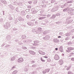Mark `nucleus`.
Returning a JSON list of instances; mask_svg holds the SVG:
<instances>
[{
    "label": "nucleus",
    "mask_w": 74,
    "mask_h": 74,
    "mask_svg": "<svg viewBox=\"0 0 74 74\" xmlns=\"http://www.w3.org/2000/svg\"><path fill=\"white\" fill-rule=\"evenodd\" d=\"M56 17V16L55 15H53V16H52V18H55Z\"/></svg>",
    "instance_id": "obj_34"
},
{
    "label": "nucleus",
    "mask_w": 74,
    "mask_h": 74,
    "mask_svg": "<svg viewBox=\"0 0 74 74\" xmlns=\"http://www.w3.org/2000/svg\"><path fill=\"white\" fill-rule=\"evenodd\" d=\"M68 3H72V1H70L67 2Z\"/></svg>",
    "instance_id": "obj_44"
},
{
    "label": "nucleus",
    "mask_w": 74,
    "mask_h": 74,
    "mask_svg": "<svg viewBox=\"0 0 74 74\" xmlns=\"http://www.w3.org/2000/svg\"><path fill=\"white\" fill-rule=\"evenodd\" d=\"M46 18V17H39V20H42V19H45V18Z\"/></svg>",
    "instance_id": "obj_21"
},
{
    "label": "nucleus",
    "mask_w": 74,
    "mask_h": 74,
    "mask_svg": "<svg viewBox=\"0 0 74 74\" xmlns=\"http://www.w3.org/2000/svg\"><path fill=\"white\" fill-rule=\"evenodd\" d=\"M34 43H35L34 44V45H36V46H37V45H38V44H38V43H39V41L38 40H37V41H34Z\"/></svg>",
    "instance_id": "obj_10"
},
{
    "label": "nucleus",
    "mask_w": 74,
    "mask_h": 74,
    "mask_svg": "<svg viewBox=\"0 0 74 74\" xmlns=\"http://www.w3.org/2000/svg\"><path fill=\"white\" fill-rule=\"evenodd\" d=\"M47 16V17H48V18H49V17L51 15H50L48 14Z\"/></svg>",
    "instance_id": "obj_49"
},
{
    "label": "nucleus",
    "mask_w": 74,
    "mask_h": 74,
    "mask_svg": "<svg viewBox=\"0 0 74 74\" xmlns=\"http://www.w3.org/2000/svg\"><path fill=\"white\" fill-rule=\"evenodd\" d=\"M61 37H61V36H58V38H61Z\"/></svg>",
    "instance_id": "obj_54"
},
{
    "label": "nucleus",
    "mask_w": 74,
    "mask_h": 74,
    "mask_svg": "<svg viewBox=\"0 0 74 74\" xmlns=\"http://www.w3.org/2000/svg\"><path fill=\"white\" fill-rule=\"evenodd\" d=\"M41 30H42V29L40 28H38L37 30V33H40L41 32Z\"/></svg>",
    "instance_id": "obj_6"
},
{
    "label": "nucleus",
    "mask_w": 74,
    "mask_h": 74,
    "mask_svg": "<svg viewBox=\"0 0 74 74\" xmlns=\"http://www.w3.org/2000/svg\"><path fill=\"white\" fill-rule=\"evenodd\" d=\"M66 36H69V33L66 34H65Z\"/></svg>",
    "instance_id": "obj_46"
},
{
    "label": "nucleus",
    "mask_w": 74,
    "mask_h": 74,
    "mask_svg": "<svg viewBox=\"0 0 74 74\" xmlns=\"http://www.w3.org/2000/svg\"><path fill=\"white\" fill-rule=\"evenodd\" d=\"M59 63L60 65H62L63 63V61L62 60H60L59 61Z\"/></svg>",
    "instance_id": "obj_9"
},
{
    "label": "nucleus",
    "mask_w": 74,
    "mask_h": 74,
    "mask_svg": "<svg viewBox=\"0 0 74 74\" xmlns=\"http://www.w3.org/2000/svg\"><path fill=\"white\" fill-rule=\"evenodd\" d=\"M56 23H57V24H59V22H56Z\"/></svg>",
    "instance_id": "obj_60"
},
{
    "label": "nucleus",
    "mask_w": 74,
    "mask_h": 74,
    "mask_svg": "<svg viewBox=\"0 0 74 74\" xmlns=\"http://www.w3.org/2000/svg\"><path fill=\"white\" fill-rule=\"evenodd\" d=\"M71 60H72L73 61H74V58H72L71 59Z\"/></svg>",
    "instance_id": "obj_48"
},
{
    "label": "nucleus",
    "mask_w": 74,
    "mask_h": 74,
    "mask_svg": "<svg viewBox=\"0 0 74 74\" xmlns=\"http://www.w3.org/2000/svg\"><path fill=\"white\" fill-rule=\"evenodd\" d=\"M70 54L71 55H73L74 54V53H70Z\"/></svg>",
    "instance_id": "obj_47"
},
{
    "label": "nucleus",
    "mask_w": 74,
    "mask_h": 74,
    "mask_svg": "<svg viewBox=\"0 0 74 74\" xmlns=\"http://www.w3.org/2000/svg\"><path fill=\"white\" fill-rule=\"evenodd\" d=\"M59 50L61 52H63V47L62 46H60L59 48Z\"/></svg>",
    "instance_id": "obj_8"
},
{
    "label": "nucleus",
    "mask_w": 74,
    "mask_h": 74,
    "mask_svg": "<svg viewBox=\"0 0 74 74\" xmlns=\"http://www.w3.org/2000/svg\"><path fill=\"white\" fill-rule=\"evenodd\" d=\"M40 60H41V61L43 62H45V60H42V58H40Z\"/></svg>",
    "instance_id": "obj_42"
},
{
    "label": "nucleus",
    "mask_w": 74,
    "mask_h": 74,
    "mask_svg": "<svg viewBox=\"0 0 74 74\" xmlns=\"http://www.w3.org/2000/svg\"><path fill=\"white\" fill-rule=\"evenodd\" d=\"M18 73V71L17 70H15L12 72V74H16Z\"/></svg>",
    "instance_id": "obj_22"
},
{
    "label": "nucleus",
    "mask_w": 74,
    "mask_h": 74,
    "mask_svg": "<svg viewBox=\"0 0 74 74\" xmlns=\"http://www.w3.org/2000/svg\"><path fill=\"white\" fill-rule=\"evenodd\" d=\"M47 33H48L47 31H45L42 33V35H44V34H47Z\"/></svg>",
    "instance_id": "obj_14"
},
{
    "label": "nucleus",
    "mask_w": 74,
    "mask_h": 74,
    "mask_svg": "<svg viewBox=\"0 0 74 74\" xmlns=\"http://www.w3.org/2000/svg\"><path fill=\"white\" fill-rule=\"evenodd\" d=\"M58 48H55V50H56V51L58 50Z\"/></svg>",
    "instance_id": "obj_55"
},
{
    "label": "nucleus",
    "mask_w": 74,
    "mask_h": 74,
    "mask_svg": "<svg viewBox=\"0 0 74 74\" xmlns=\"http://www.w3.org/2000/svg\"><path fill=\"white\" fill-rule=\"evenodd\" d=\"M69 8H67L64 9L63 11L64 12H65V11H69Z\"/></svg>",
    "instance_id": "obj_13"
},
{
    "label": "nucleus",
    "mask_w": 74,
    "mask_h": 74,
    "mask_svg": "<svg viewBox=\"0 0 74 74\" xmlns=\"http://www.w3.org/2000/svg\"><path fill=\"white\" fill-rule=\"evenodd\" d=\"M41 16H42L45 17H46V16H47L45 14H42L41 15Z\"/></svg>",
    "instance_id": "obj_33"
},
{
    "label": "nucleus",
    "mask_w": 74,
    "mask_h": 74,
    "mask_svg": "<svg viewBox=\"0 0 74 74\" xmlns=\"http://www.w3.org/2000/svg\"><path fill=\"white\" fill-rule=\"evenodd\" d=\"M27 24L29 26H33V25H34L33 23L30 22L27 23Z\"/></svg>",
    "instance_id": "obj_12"
},
{
    "label": "nucleus",
    "mask_w": 74,
    "mask_h": 74,
    "mask_svg": "<svg viewBox=\"0 0 74 74\" xmlns=\"http://www.w3.org/2000/svg\"><path fill=\"white\" fill-rule=\"evenodd\" d=\"M56 16H59V15H60V13H57L56 14Z\"/></svg>",
    "instance_id": "obj_37"
},
{
    "label": "nucleus",
    "mask_w": 74,
    "mask_h": 74,
    "mask_svg": "<svg viewBox=\"0 0 74 74\" xmlns=\"http://www.w3.org/2000/svg\"><path fill=\"white\" fill-rule=\"evenodd\" d=\"M62 56H64V54H62Z\"/></svg>",
    "instance_id": "obj_63"
},
{
    "label": "nucleus",
    "mask_w": 74,
    "mask_h": 74,
    "mask_svg": "<svg viewBox=\"0 0 74 74\" xmlns=\"http://www.w3.org/2000/svg\"><path fill=\"white\" fill-rule=\"evenodd\" d=\"M66 67H67V66H65V68H66Z\"/></svg>",
    "instance_id": "obj_61"
},
{
    "label": "nucleus",
    "mask_w": 74,
    "mask_h": 74,
    "mask_svg": "<svg viewBox=\"0 0 74 74\" xmlns=\"http://www.w3.org/2000/svg\"><path fill=\"white\" fill-rule=\"evenodd\" d=\"M6 25L7 27H8L10 25V24L9 23H6Z\"/></svg>",
    "instance_id": "obj_24"
},
{
    "label": "nucleus",
    "mask_w": 74,
    "mask_h": 74,
    "mask_svg": "<svg viewBox=\"0 0 74 74\" xmlns=\"http://www.w3.org/2000/svg\"><path fill=\"white\" fill-rule=\"evenodd\" d=\"M71 44V42H69L68 43V45H70V44Z\"/></svg>",
    "instance_id": "obj_52"
},
{
    "label": "nucleus",
    "mask_w": 74,
    "mask_h": 74,
    "mask_svg": "<svg viewBox=\"0 0 74 74\" xmlns=\"http://www.w3.org/2000/svg\"><path fill=\"white\" fill-rule=\"evenodd\" d=\"M32 12V14H35L37 12V11L34 8H33L31 10Z\"/></svg>",
    "instance_id": "obj_7"
},
{
    "label": "nucleus",
    "mask_w": 74,
    "mask_h": 74,
    "mask_svg": "<svg viewBox=\"0 0 74 74\" xmlns=\"http://www.w3.org/2000/svg\"><path fill=\"white\" fill-rule=\"evenodd\" d=\"M53 41L55 42H59V40L56 39H54Z\"/></svg>",
    "instance_id": "obj_16"
},
{
    "label": "nucleus",
    "mask_w": 74,
    "mask_h": 74,
    "mask_svg": "<svg viewBox=\"0 0 74 74\" xmlns=\"http://www.w3.org/2000/svg\"><path fill=\"white\" fill-rule=\"evenodd\" d=\"M30 53L31 54H32V55H34L35 54V53H34V51H30Z\"/></svg>",
    "instance_id": "obj_23"
},
{
    "label": "nucleus",
    "mask_w": 74,
    "mask_h": 74,
    "mask_svg": "<svg viewBox=\"0 0 74 74\" xmlns=\"http://www.w3.org/2000/svg\"><path fill=\"white\" fill-rule=\"evenodd\" d=\"M17 30V29L16 28H14V30Z\"/></svg>",
    "instance_id": "obj_53"
},
{
    "label": "nucleus",
    "mask_w": 74,
    "mask_h": 74,
    "mask_svg": "<svg viewBox=\"0 0 74 74\" xmlns=\"http://www.w3.org/2000/svg\"><path fill=\"white\" fill-rule=\"evenodd\" d=\"M27 18L29 19L30 18V16L29 15H27L26 16Z\"/></svg>",
    "instance_id": "obj_39"
},
{
    "label": "nucleus",
    "mask_w": 74,
    "mask_h": 74,
    "mask_svg": "<svg viewBox=\"0 0 74 74\" xmlns=\"http://www.w3.org/2000/svg\"><path fill=\"white\" fill-rule=\"evenodd\" d=\"M39 53H40V54H41V55H45V53L42 51H38Z\"/></svg>",
    "instance_id": "obj_11"
},
{
    "label": "nucleus",
    "mask_w": 74,
    "mask_h": 74,
    "mask_svg": "<svg viewBox=\"0 0 74 74\" xmlns=\"http://www.w3.org/2000/svg\"><path fill=\"white\" fill-rule=\"evenodd\" d=\"M35 63V61H32L31 62V63Z\"/></svg>",
    "instance_id": "obj_45"
},
{
    "label": "nucleus",
    "mask_w": 74,
    "mask_h": 74,
    "mask_svg": "<svg viewBox=\"0 0 74 74\" xmlns=\"http://www.w3.org/2000/svg\"><path fill=\"white\" fill-rule=\"evenodd\" d=\"M68 74H73L74 73H72V72H71L70 71H69L68 72Z\"/></svg>",
    "instance_id": "obj_26"
},
{
    "label": "nucleus",
    "mask_w": 74,
    "mask_h": 74,
    "mask_svg": "<svg viewBox=\"0 0 74 74\" xmlns=\"http://www.w3.org/2000/svg\"><path fill=\"white\" fill-rule=\"evenodd\" d=\"M15 68H16L15 66H13L12 68V70H13V69H15Z\"/></svg>",
    "instance_id": "obj_36"
},
{
    "label": "nucleus",
    "mask_w": 74,
    "mask_h": 74,
    "mask_svg": "<svg viewBox=\"0 0 74 74\" xmlns=\"http://www.w3.org/2000/svg\"><path fill=\"white\" fill-rule=\"evenodd\" d=\"M18 62L19 63H22L23 62V58H20L18 59Z\"/></svg>",
    "instance_id": "obj_5"
},
{
    "label": "nucleus",
    "mask_w": 74,
    "mask_h": 74,
    "mask_svg": "<svg viewBox=\"0 0 74 74\" xmlns=\"http://www.w3.org/2000/svg\"><path fill=\"white\" fill-rule=\"evenodd\" d=\"M26 36L25 35H23L22 36V38L23 39H24V38H26Z\"/></svg>",
    "instance_id": "obj_31"
},
{
    "label": "nucleus",
    "mask_w": 74,
    "mask_h": 74,
    "mask_svg": "<svg viewBox=\"0 0 74 74\" xmlns=\"http://www.w3.org/2000/svg\"><path fill=\"white\" fill-rule=\"evenodd\" d=\"M72 38H74V36H73L72 37Z\"/></svg>",
    "instance_id": "obj_59"
},
{
    "label": "nucleus",
    "mask_w": 74,
    "mask_h": 74,
    "mask_svg": "<svg viewBox=\"0 0 74 74\" xmlns=\"http://www.w3.org/2000/svg\"><path fill=\"white\" fill-rule=\"evenodd\" d=\"M15 59V57L13 56L11 58V61H13Z\"/></svg>",
    "instance_id": "obj_18"
},
{
    "label": "nucleus",
    "mask_w": 74,
    "mask_h": 74,
    "mask_svg": "<svg viewBox=\"0 0 74 74\" xmlns=\"http://www.w3.org/2000/svg\"><path fill=\"white\" fill-rule=\"evenodd\" d=\"M18 21H22L23 20V19L21 17H19L18 18Z\"/></svg>",
    "instance_id": "obj_20"
},
{
    "label": "nucleus",
    "mask_w": 74,
    "mask_h": 74,
    "mask_svg": "<svg viewBox=\"0 0 74 74\" xmlns=\"http://www.w3.org/2000/svg\"><path fill=\"white\" fill-rule=\"evenodd\" d=\"M58 10V7H54L51 10V11H52V12H54V11H57Z\"/></svg>",
    "instance_id": "obj_2"
},
{
    "label": "nucleus",
    "mask_w": 74,
    "mask_h": 74,
    "mask_svg": "<svg viewBox=\"0 0 74 74\" xmlns=\"http://www.w3.org/2000/svg\"><path fill=\"white\" fill-rule=\"evenodd\" d=\"M21 15H25V11H21Z\"/></svg>",
    "instance_id": "obj_15"
},
{
    "label": "nucleus",
    "mask_w": 74,
    "mask_h": 74,
    "mask_svg": "<svg viewBox=\"0 0 74 74\" xmlns=\"http://www.w3.org/2000/svg\"><path fill=\"white\" fill-rule=\"evenodd\" d=\"M6 38L7 39H8V40H10V36H8L7 37H6Z\"/></svg>",
    "instance_id": "obj_25"
},
{
    "label": "nucleus",
    "mask_w": 74,
    "mask_h": 74,
    "mask_svg": "<svg viewBox=\"0 0 74 74\" xmlns=\"http://www.w3.org/2000/svg\"><path fill=\"white\" fill-rule=\"evenodd\" d=\"M19 8H17L16 9V11H18Z\"/></svg>",
    "instance_id": "obj_40"
},
{
    "label": "nucleus",
    "mask_w": 74,
    "mask_h": 74,
    "mask_svg": "<svg viewBox=\"0 0 74 74\" xmlns=\"http://www.w3.org/2000/svg\"><path fill=\"white\" fill-rule=\"evenodd\" d=\"M32 67H36V65L35 64L33 65L32 66Z\"/></svg>",
    "instance_id": "obj_50"
},
{
    "label": "nucleus",
    "mask_w": 74,
    "mask_h": 74,
    "mask_svg": "<svg viewBox=\"0 0 74 74\" xmlns=\"http://www.w3.org/2000/svg\"><path fill=\"white\" fill-rule=\"evenodd\" d=\"M35 23H36V24H37V21H35Z\"/></svg>",
    "instance_id": "obj_58"
},
{
    "label": "nucleus",
    "mask_w": 74,
    "mask_h": 74,
    "mask_svg": "<svg viewBox=\"0 0 74 74\" xmlns=\"http://www.w3.org/2000/svg\"><path fill=\"white\" fill-rule=\"evenodd\" d=\"M67 49L68 50H66V52H68V53H69V52H71V50H74V47H68Z\"/></svg>",
    "instance_id": "obj_1"
},
{
    "label": "nucleus",
    "mask_w": 74,
    "mask_h": 74,
    "mask_svg": "<svg viewBox=\"0 0 74 74\" xmlns=\"http://www.w3.org/2000/svg\"><path fill=\"white\" fill-rule=\"evenodd\" d=\"M69 40V38H66L65 39V40Z\"/></svg>",
    "instance_id": "obj_51"
},
{
    "label": "nucleus",
    "mask_w": 74,
    "mask_h": 74,
    "mask_svg": "<svg viewBox=\"0 0 74 74\" xmlns=\"http://www.w3.org/2000/svg\"><path fill=\"white\" fill-rule=\"evenodd\" d=\"M28 3L29 4H32V1H29Z\"/></svg>",
    "instance_id": "obj_43"
},
{
    "label": "nucleus",
    "mask_w": 74,
    "mask_h": 74,
    "mask_svg": "<svg viewBox=\"0 0 74 74\" xmlns=\"http://www.w3.org/2000/svg\"><path fill=\"white\" fill-rule=\"evenodd\" d=\"M32 74H37V72L36 71H34L32 73Z\"/></svg>",
    "instance_id": "obj_29"
},
{
    "label": "nucleus",
    "mask_w": 74,
    "mask_h": 74,
    "mask_svg": "<svg viewBox=\"0 0 74 74\" xmlns=\"http://www.w3.org/2000/svg\"><path fill=\"white\" fill-rule=\"evenodd\" d=\"M73 11H74V10L73 9H70L68 12L69 13H71V12H73Z\"/></svg>",
    "instance_id": "obj_17"
},
{
    "label": "nucleus",
    "mask_w": 74,
    "mask_h": 74,
    "mask_svg": "<svg viewBox=\"0 0 74 74\" xmlns=\"http://www.w3.org/2000/svg\"><path fill=\"white\" fill-rule=\"evenodd\" d=\"M4 11H3V15H4Z\"/></svg>",
    "instance_id": "obj_64"
},
{
    "label": "nucleus",
    "mask_w": 74,
    "mask_h": 74,
    "mask_svg": "<svg viewBox=\"0 0 74 74\" xmlns=\"http://www.w3.org/2000/svg\"><path fill=\"white\" fill-rule=\"evenodd\" d=\"M10 46V45H7L6 46V47H8Z\"/></svg>",
    "instance_id": "obj_57"
},
{
    "label": "nucleus",
    "mask_w": 74,
    "mask_h": 74,
    "mask_svg": "<svg viewBox=\"0 0 74 74\" xmlns=\"http://www.w3.org/2000/svg\"><path fill=\"white\" fill-rule=\"evenodd\" d=\"M46 70V72H48L49 71V70H50V69H47L45 70Z\"/></svg>",
    "instance_id": "obj_30"
},
{
    "label": "nucleus",
    "mask_w": 74,
    "mask_h": 74,
    "mask_svg": "<svg viewBox=\"0 0 74 74\" xmlns=\"http://www.w3.org/2000/svg\"><path fill=\"white\" fill-rule=\"evenodd\" d=\"M1 1L3 4H6L7 3V2L4 0H1Z\"/></svg>",
    "instance_id": "obj_19"
},
{
    "label": "nucleus",
    "mask_w": 74,
    "mask_h": 74,
    "mask_svg": "<svg viewBox=\"0 0 74 74\" xmlns=\"http://www.w3.org/2000/svg\"><path fill=\"white\" fill-rule=\"evenodd\" d=\"M32 31L33 32V33L34 32H36V29H32Z\"/></svg>",
    "instance_id": "obj_35"
},
{
    "label": "nucleus",
    "mask_w": 74,
    "mask_h": 74,
    "mask_svg": "<svg viewBox=\"0 0 74 74\" xmlns=\"http://www.w3.org/2000/svg\"><path fill=\"white\" fill-rule=\"evenodd\" d=\"M24 70L25 71H28V69L26 68H25Z\"/></svg>",
    "instance_id": "obj_27"
},
{
    "label": "nucleus",
    "mask_w": 74,
    "mask_h": 74,
    "mask_svg": "<svg viewBox=\"0 0 74 74\" xmlns=\"http://www.w3.org/2000/svg\"><path fill=\"white\" fill-rule=\"evenodd\" d=\"M9 6L10 8H12L13 7L12 6V5H9Z\"/></svg>",
    "instance_id": "obj_38"
},
{
    "label": "nucleus",
    "mask_w": 74,
    "mask_h": 74,
    "mask_svg": "<svg viewBox=\"0 0 74 74\" xmlns=\"http://www.w3.org/2000/svg\"><path fill=\"white\" fill-rule=\"evenodd\" d=\"M47 73V72L46 71V70H45L44 71H42V73L43 74H45Z\"/></svg>",
    "instance_id": "obj_32"
},
{
    "label": "nucleus",
    "mask_w": 74,
    "mask_h": 74,
    "mask_svg": "<svg viewBox=\"0 0 74 74\" xmlns=\"http://www.w3.org/2000/svg\"><path fill=\"white\" fill-rule=\"evenodd\" d=\"M44 58H48V57H46V56H44Z\"/></svg>",
    "instance_id": "obj_56"
},
{
    "label": "nucleus",
    "mask_w": 74,
    "mask_h": 74,
    "mask_svg": "<svg viewBox=\"0 0 74 74\" xmlns=\"http://www.w3.org/2000/svg\"><path fill=\"white\" fill-rule=\"evenodd\" d=\"M43 6H44L45 7V6H46V5H44Z\"/></svg>",
    "instance_id": "obj_62"
},
{
    "label": "nucleus",
    "mask_w": 74,
    "mask_h": 74,
    "mask_svg": "<svg viewBox=\"0 0 74 74\" xmlns=\"http://www.w3.org/2000/svg\"><path fill=\"white\" fill-rule=\"evenodd\" d=\"M59 57V56L58 55H55V56L54 57V58L55 59V60H59L60 59Z\"/></svg>",
    "instance_id": "obj_4"
},
{
    "label": "nucleus",
    "mask_w": 74,
    "mask_h": 74,
    "mask_svg": "<svg viewBox=\"0 0 74 74\" xmlns=\"http://www.w3.org/2000/svg\"><path fill=\"white\" fill-rule=\"evenodd\" d=\"M49 38H50V36H46L43 38V40H49Z\"/></svg>",
    "instance_id": "obj_3"
},
{
    "label": "nucleus",
    "mask_w": 74,
    "mask_h": 74,
    "mask_svg": "<svg viewBox=\"0 0 74 74\" xmlns=\"http://www.w3.org/2000/svg\"><path fill=\"white\" fill-rule=\"evenodd\" d=\"M23 49H27V48H26V47H23Z\"/></svg>",
    "instance_id": "obj_41"
},
{
    "label": "nucleus",
    "mask_w": 74,
    "mask_h": 74,
    "mask_svg": "<svg viewBox=\"0 0 74 74\" xmlns=\"http://www.w3.org/2000/svg\"><path fill=\"white\" fill-rule=\"evenodd\" d=\"M71 68V66H68L67 67V68L66 69V70H70V69Z\"/></svg>",
    "instance_id": "obj_28"
}]
</instances>
